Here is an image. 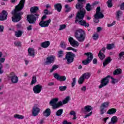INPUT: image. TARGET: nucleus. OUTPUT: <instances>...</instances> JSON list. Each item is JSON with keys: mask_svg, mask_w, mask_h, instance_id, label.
<instances>
[{"mask_svg": "<svg viewBox=\"0 0 124 124\" xmlns=\"http://www.w3.org/2000/svg\"><path fill=\"white\" fill-rule=\"evenodd\" d=\"M25 6V0H20L18 5L16 6L14 11H12V14L13 16L12 17L13 22L17 23L19 21L21 20L22 15H23L22 12H20Z\"/></svg>", "mask_w": 124, "mask_h": 124, "instance_id": "1", "label": "nucleus"}, {"mask_svg": "<svg viewBox=\"0 0 124 124\" xmlns=\"http://www.w3.org/2000/svg\"><path fill=\"white\" fill-rule=\"evenodd\" d=\"M75 37L79 42H83L86 39V32L82 29L76 30L75 32Z\"/></svg>", "mask_w": 124, "mask_h": 124, "instance_id": "2", "label": "nucleus"}, {"mask_svg": "<svg viewBox=\"0 0 124 124\" xmlns=\"http://www.w3.org/2000/svg\"><path fill=\"white\" fill-rule=\"evenodd\" d=\"M85 14H86V10L85 9H82V10H80V12H78L76 16V20L75 23L77 24V23L78 22V20H82V19H84Z\"/></svg>", "mask_w": 124, "mask_h": 124, "instance_id": "3", "label": "nucleus"}, {"mask_svg": "<svg viewBox=\"0 0 124 124\" xmlns=\"http://www.w3.org/2000/svg\"><path fill=\"white\" fill-rule=\"evenodd\" d=\"M39 15H28L27 16V20L30 24H34L36 21V19H38Z\"/></svg>", "mask_w": 124, "mask_h": 124, "instance_id": "4", "label": "nucleus"}, {"mask_svg": "<svg viewBox=\"0 0 124 124\" xmlns=\"http://www.w3.org/2000/svg\"><path fill=\"white\" fill-rule=\"evenodd\" d=\"M74 58H75V54L71 52H67L65 55V59L67 60V63H71L73 62L74 61Z\"/></svg>", "mask_w": 124, "mask_h": 124, "instance_id": "5", "label": "nucleus"}, {"mask_svg": "<svg viewBox=\"0 0 124 124\" xmlns=\"http://www.w3.org/2000/svg\"><path fill=\"white\" fill-rule=\"evenodd\" d=\"M85 55L87 56V60H84L82 61V63L84 65H87L89 64L92 61H93V53L91 52L85 53Z\"/></svg>", "mask_w": 124, "mask_h": 124, "instance_id": "6", "label": "nucleus"}, {"mask_svg": "<svg viewBox=\"0 0 124 124\" xmlns=\"http://www.w3.org/2000/svg\"><path fill=\"white\" fill-rule=\"evenodd\" d=\"M70 100V97L69 96H67L65 99H64L62 102L60 101L58 103L55 104L54 106H53V109H57L61 107V106H62V104H66L68 101Z\"/></svg>", "mask_w": 124, "mask_h": 124, "instance_id": "7", "label": "nucleus"}, {"mask_svg": "<svg viewBox=\"0 0 124 124\" xmlns=\"http://www.w3.org/2000/svg\"><path fill=\"white\" fill-rule=\"evenodd\" d=\"M109 78H110V76H108L102 79L101 81V84L99 86V89H101V88L107 86L109 81Z\"/></svg>", "mask_w": 124, "mask_h": 124, "instance_id": "8", "label": "nucleus"}, {"mask_svg": "<svg viewBox=\"0 0 124 124\" xmlns=\"http://www.w3.org/2000/svg\"><path fill=\"white\" fill-rule=\"evenodd\" d=\"M40 112V108H39V106L37 105H35L32 109V115L33 117H36L38 116V114Z\"/></svg>", "mask_w": 124, "mask_h": 124, "instance_id": "9", "label": "nucleus"}, {"mask_svg": "<svg viewBox=\"0 0 124 124\" xmlns=\"http://www.w3.org/2000/svg\"><path fill=\"white\" fill-rule=\"evenodd\" d=\"M68 40L70 45L73 47H77L79 46V43H78L77 41L74 40L72 37H70L68 38Z\"/></svg>", "mask_w": 124, "mask_h": 124, "instance_id": "10", "label": "nucleus"}, {"mask_svg": "<svg viewBox=\"0 0 124 124\" xmlns=\"http://www.w3.org/2000/svg\"><path fill=\"white\" fill-rule=\"evenodd\" d=\"M9 78L11 79L12 83L13 84H16V83H18V81H19L18 77L15 75L14 73H12L10 74Z\"/></svg>", "mask_w": 124, "mask_h": 124, "instance_id": "11", "label": "nucleus"}, {"mask_svg": "<svg viewBox=\"0 0 124 124\" xmlns=\"http://www.w3.org/2000/svg\"><path fill=\"white\" fill-rule=\"evenodd\" d=\"M50 23H51V19H49L46 21H41L39 23V25L41 28H46L49 26Z\"/></svg>", "mask_w": 124, "mask_h": 124, "instance_id": "12", "label": "nucleus"}, {"mask_svg": "<svg viewBox=\"0 0 124 124\" xmlns=\"http://www.w3.org/2000/svg\"><path fill=\"white\" fill-rule=\"evenodd\" d=\"M54 77L55 79H57L60 82H64L66 80V77L65 76H60L57 73L55 74Z\"/></svg>", "mask_w": 124, "mask_h": 124, "instance_id": "13", "label": "nucleus"}, {"mask_svg": "<svg viewBox=\"0 0 124 124\" xmlns=\"http://www.w3.org/2000/svg\"><path fill=\"white\" fill-rule=\"evenodd\" d=\"M42 90V85L40 84H37L33 88V92L34 93H39Z\"/></svg>", "mask_w": 124, "mask_h": 124, "instance_id": "14", "label": "nucleus"}, {"mask_svg": "<svg viewBox=\"0 0 124 124\" xmlns=\"http://www.w3.org/2000/svg\"><path fill=\"white\" fill-rule=\"evenodd\" d=\"M55 62V57L53 56H50L46 58V61L45 63L46 65L51 64V63H53Z\"/></svg>", "mask_w": 124, "mask_h": 124, "instance_id": "15", "label": "nucleus"}, {"mask_svg": "<svg viewBox=\"0 0 124 124\" xmlns=\"http://www.w3.org/2000/svg\"><path fill=\"white\" fill-rule=\"evenodd\" d=\"M86 3L85 0H79L77 4L76 5V8L80 10V9H82L84 7V4Z\"/></svg>", "mask_w": 124, "mask_h": 124, "instance_id": "16", "label": "nucleus"}, {"mask_svg": "<svg viewBox=\"0 0 124 124\" xmlns=\"http://www.w3.org/2000/svg\"><path fill=\"white\" fill-rule=\"evenodd\" d=\"M7 12L6 11H2L0 15V21H4L7 19Z\"/></svg>", "mask_w": 124, "mask_h": 124, "instance_id": "17", "label": "nucleus"}, {"mask_svg": "<svg viewBox=\"0 0 124 124\" xmlns=\"http://www.w3.org/2000/svg\"><path fill=\"white\" fill-rule=\"evenodd\" d=\"M79 25H80V26H83L84 27H85V28H88V27H90V24L88 23H87V22L84 20H81L78 21Z\"/></svg>", "mask_w": 124, "mask_h": 124, "instance_id": "18", "label": "nucleus"}, {"mask_svg": "<svg viewBox=\"0 0 124 124\" xmlns=\"http://www.w3.org/2000/svg\"><path fill=\"white\" fill-rule=\"evenodd\" d=\"M54 8L58 12H61L62 8V6L61 3H56L54 5Z\"/></svg>", "mask_w": 124, "mask_h": 124, "instance_id": "19", "label": "nucleus"}, {"mask_svg": "<svg viewBox=\"0 0 124 124\" xmlns=\"http://www.w3.org/2000/svg\"><path fill=\"white\" fill-rule=\"evenodd\" d=\"M59 101V98H55L52 99L49 102L50 106H52L53 109H54V106L55 104H57V102Z\"/></svg>", "mask_w": 124, "mask_h": 124, "instance_id": "20", "label": "nucleus"}, {"mask_svg": "<svg viewBox=\"0 0 124 124\" xmlns=\"http://www.w3.org/2000/svg\"><path fill=\"white\" fill-rule=\"evenodd\" d=\"M43 116L45 117H49L50 115H51V109L49 108H46L43 112Z\"/></svg>", "mask_w": 124, "mask_h": 124, "instance_id": "21", "label": "nucleus"}, {"mask_svg": "<svg viewBox=\"0 0 124 124\" xmlns=\"http://www.w3.org/2000/svg\"><path fill=\"white\" fill-rule=\"evenodd\" d=\"M50 41H47L43 42L41 44V47H42V48H48V47L50 46Z\"/></svg>", "mask_w": 124, "mask_h": 124, "instance_id": "22", "label": "nucleus"}, {"mask_svg": "<svg viewBox=\"0 0 124 124\" xmlns=\"http://www.w3.org/2000/svg\"><path fill=\"white\" fill-rule=\"evenodd\" d=\"M34 53V49L31 48L28 49V55L30 56V57L34 58V56H35Z\"/></svg>", "mask_w": 124, "mask_h": 124, "instance_id": "23", "label": "nucleus"}, {"mask_svg": "<svg viewBox=\"0 0 124 124\" xmlns=\"http://www.w3.org/2000/svg\"><path fill=\"white\" fill-rule=\"evenodd\" d=\"M92 110V107L90 106H86L84 108L81 109L82 112H91Z\"/></svg>", "mask_w": 124, "mask_h": 124, "instance_id": "24", "label": "nucleus"}, {"mask_svg": "<svg viewBox=\"0 0 124 124\" xmlns=\"http://www.w3.org/2000/svg\"><path fill=\"white\" fill-rule=\"evenodd\" d=\"M111 61H112L111 58L108 57L103 63V65L104 67H105V66H106L107 64H109V63L111 62Z\"/></svg>", "mask_w": 124, "mask_h": 124, "instance_id": "25", "label": "nucleus"}, {"mask_svg": "<svg viewBox=\"0 0 124 124\" xmlns=\"http://www.w3.org/2000/svg\"><path fill=\"white\" fill-rule=\"evenodd\" d=\"M122 73V69L121 68H117L113 71V75H121Z\"/></svg>", "mask_w": 124, "mask_h": 124, "instance_id": "26", "label": "nucleus"}, {"mask_svg": "<svg viewBox=\"0 0 124 124\" xmlns=\"http://www.w3.org/2000/svg\"><path fill=\"white\" fill-rule=\"evenodd\" d=\"M24 33V32L23 31H21L20 30L17 31H15V36L16 37H21L22 36V34Z\"/></svg>", "mask_w": 124, "mask_h": 124, "instance_id": "27", "label": "nucleus"}, {"mask_svg": "<svg viewBox=\"0 0 124 124\" xmlns=\"http://www.w3.org/2000/svg\"><path fill=\"white\" fill-rule=\"evenodd\" d=\"M95 19H102L104 17V15L101 12L98 13V14H96L94 16Z\"/></svg>", "mask_w": 124, "mask_h": 124, "instance_id": "28", "label": "nucleus"}, {"mask_svg": "<svg viewBox=\"0 0 124 124\" xmlns=\"http://www.w3.org/2000/svg\"><path fill=\"white\" fill-rule=\"evenodd\" d=\"M118 121H119V118H118L116 116H113L111 119V124H117V123H118Z\"/></svg>", "mask_w": 124, "mask_h": 124, "instance_id": "29", "label": "nucleus"}, {"mask_svg": "<svg viewBox=\"0 0 124 124\" xmlns=\"http://www.w3.org/2000/svg\"><path fill=\"white\" fill-rule=\"evenodd\" d=\"M116 112H117V109L116 108H112L109 109L108 111L107 114H108V115H112L113 114H115Z\"/></svg>", "mask_w": 124, "mask_h": 124, "instance_id": "30", "label": "nucleus"}, {"mask_svg": "<svg viewBox=\"0 0 124 124\" xmlns=\"http://www.w3.org/2000/svg\"><path fill=\"white\" fill-rule=\"evenodd\" d=\"M100 107H101L102 108H104V109H106V108H108V107H109V102H106L102 103Z\"/></svg>", "mask_w": 124, "mask_h": 124, "instance_id": "31", "label": "nucleus"}, {"mask_svg": "<svg viewBox=\"0 0 124 124\" xmlns=\"http://www.w3.org/2000/svg\"><path fill=\"white\" fill-rule=\"evenodd\" d=\"M38 7H32L30 9V11L31 13H36V12L38 10Z\"/></svg>", "mask_w": 124, "mask_h": 124, "instance_id": "32", "label": "nucleus"}, {"mask_svg": "<svg viewBox=\"0 0 124 124\" xmlns=\"http://www.w3.org/2000/svg\"><path fill=\"white\" fill-rule=\"evenodd\" d=\"M81 76L83 77V78H84V79H88L89 78H90V77H91V74L90 73H85L82 75Z\"/></svg>", "mask_w": 124, "mask_h": 124, "instance_id": "33", "label": "nucleus"}, {"mask_svg": "<svg viewBox=\"0 0 124 124\" xmlns=\"http://www.w3.org/2000/svg\"><path fill=\"white\" fill-rule=\"evenodd\" d=\"M60 46L62 49H66V43L62 41L60 43Z\"/></svg>", "mask_w": 124, "mask_h": 124, "instance_id": "34", "label": "nucleus"}, {"mask_svg": "<svg viewBox=\"0 0 124 124\" xmlns=\"http://www.w3.org/2000/svg\"><path fill=\"white\" fill-rule=\"evenodd\" d=\"M14 118H15V119H18L19 120H23L24 117L23 115H20L19 114H15L14 115Z\"/></svg>", "mask_w": 124, "mask_h": 124, "instance_id": "35", "label": "nucleus"}, {"mask_svg": "<svg viewBox=\"0 0 124 124\" xmlns=\"http://www.w3.org/2000/svg\"><path fill=\"white\" fill-rule=\"evenodd\" d=\"M65 9H66L65 10V12L66 13H67L71 11V7H70L68 4H65L64 6Z\"/></svg>", "mask_w": 124, "mask_h": 124, "instance_id": "36", "label": "nucleus"}, {"mask_svg": "<svg viewBox=\"0 0 124 124\" xmlns=\"http://www.w3.org/2000/svg\"><path fill=\"white\" fill-rule=\"evenodd\" d=\"M113 48H115V45L113 44H108L107 45V49L108 50H111V49H113Z\"/></svg>", "mask_w": 124, "mask_h": 124, "instance_id": "37", "label": "nucleus"}, {"mask_svg": "<svg viewBox=\"0 0 124 124\" xmlns=\"http://www.w3.org/2000/svg\"><path fill=\"white\" fill-rule=\"evenodd\" d=\"M63 112V109H59L56 113V116H62V114Z\"/></svg>", "mask_w": 124, "mask_h": 124, "instance_id": "38", "label": "nucleus"}, {"mask_svg": "<svg viewBox=\"0 0 124 124\" xmlns=\"http://www.w3.org/2000/svg\"><path fill=\"white\" fill-rule=\"evenodd\" d=\"M84 81H85V79L81 76V77H80L78 79V82L79 85H82V84H83V83H84Z\"/></svg>", "mask_w": 124, "mask_h": 124, "instance_id": "39", "label": "nucleus"}, {"mask_svg": "<svg viewBox=\"0 0 124 124\" xmlns=\"http://www.w3.org/2000/svg\"><path fill=\"white\" fill-rule=\"evenodd\" d=\"M106 111H107V109H106V108H101V107H100V115H103L104 113H106Z\"/></svg>", "mask_w": 124, "mask_h": 124, "instance_id": "40", "label": "nucleus"}, {"mask_svg": "<svg viewBox=\"0 0 124 124\" xmlns=\"http://www.w3.org/2000/svg\"><path fill=\"white\" fill-rule=\"evenodd\" d=\"M1 57H2V52H0V62L3 63L5 61V59Z\"/></svg>", "mask_w": 124, "mask_h": 124, "instance_id": "41", "label": "nucleus"}, {"mask_svg": "<svg viewBox=\"0 0 124 124\" xmlns=\"http://www.w3.org/2000/svg\"><path fill=\"white\" fill-rule=\"evenodd\" d=\"M63 51L60 50L58 52V58H62V57H63Z\"/></svg>", "mask_w": 124, "mask_h": 124, "instance_id": "42", "label": "nucleus"}, {"mask_svg": "<svg viewBox=\"0 0 124 124\" xmlns=\"http://www.w3.org/2000/svg\"><path fill=\"white\" fill-rule=\"evenodd\" d=\"M98 56L99 59H100L101 60H104V58H105V55H104V54L100 53V52L98 53Z\"/></svg>", "mask_w": 124, "mask_h": 124, "instance_id": "43", "label": "nucleus"}, {"mask_svg": "<svg viewBox=\"0 0 124 124\" xmlns=\"http://www.w3.org/2000/svg\"><path fill=\"white\" fill-rule=\"evenodd\" d=\"M37 80H36V76H33L32 78V81L31 82V85H33L36 83Z\"/></svg>", "mask_w": 124, "mask_h": 124, "instance_id": "44", "label": "nucleus"}, {"mask_svg": "<svg viewBox=\"0 0 124 124\" xmlns=\"http://www.w3.org/2000/svg\"><path fill=\"white\" fill-rule=\"evenodd\" d=\"M57 68H59V66L57 65H53L52 66V68L50 70V72L52 73L54 70H56Z\"/></svg>", "mask_w": 124, "mask_h": 124, "instance_id": "45", "label": "nucleus"}, {"mask_svg": "<svg viewBox=\"0 0 124 124\" xmlns=\"http://www.w3.org/2000/svg\"><path fill=\"white\" fill-rule=\"evenodd\" d=\"M66 89H67V87L66 86H59V90L60 92H63L65 91Z\"/></svg>", "mask_w": 124, "mask_h": 124, "instance_id": "46", "label": "nucleus"}, {"mask_svg": "<svg viewBox=\"0 0 124 124\" xmlns=\"http://www.w3.org/2000/svg\"><path fill=\"white\" fill-rule=\"evenodd\" d=\"M112 81H110L112 84H116V83H118L119 82V80L116 78H113V77L111 78Z\"/></svg>", "mask_w": 124, "mask_h": 124, "instance_id": "47", "label": "nucleus"}, {"mask_svg": "<svg viewBox=\"0 0 124 124\" xmlns=\"http://www.w3.org/2000/svg\"><path fill=\"white\" fill-rule=\"evenodd\" d=\"M107 3L108 4V6L109 8L112 7L113 6V3H112V0H108L107 2Z\"/></svg>", "mask_w": 124, "mask_h": 124, "instance_id": "48", "label": "nucleus"}, {"mask_svg": "<svg viewBox=\"0 0 124 124\" xmlns=\"http://www.w3.org/2000/svg\"><path fill=\"white\" fill-rule=\"evenodd\" d=\"M99 37V36L98 35V34L97 33L93 34V39L94 40H97V39H98Z\"/></svg>", "mask_w": 124, "mask_h": 124, "instance_id": "49", "label": "nucleus"}, {"mask_svg": "<svg viewBox=\"0 0 124 124\" xmlns=\"http://www.w3.org/2000/svg\"><path fill=\"white\" fill-rule=\"evenodd\" d=\"M123 14V13L122 12V11H118L117 12L116 15V17L117 19H119L120 18V16Z\"/></svg>", "mask_w": 124, "mask_h": 124, "instance_id": "50", "label": "nucleus"}, {"mask_svg": "<svg viewBox=\"0 0 124 124\" xmlns=\"http://www.w3.org/2000/svg\"><path fill=\"white\" fill-rule=\"evenodd\" d=\"M86 9L87 10V11H91V10H92V8L91 7V5L90 3L87 4Z\"/></svg>", "mask_w": 124, "mask_h": 124, "instance_id": "51", "label": "nucleus"}, {"mask_svg": "<svg viewBox=\"0 0 124 124\" xmlns=\"http://www.w3.org/2000/svg\"><path fill=\"white\" fill-rule=\"evenodd\" d=\"M66 28V25L63 24L60 25V28L59 29V31H62V30H64Z\"/></svg>", "mask_w": 124, "mask_h": 124, "instance_id": "52", "label": "nucleus"}, {"mask_svg": "<svg viewBox=\"0 0 124 124\" xmlns=\"http://www.w3.org/2000/svg\"><path fill=\"white\" fill-rule=\"evenodd\" d=\"M73 81L72 82V88H73V87H74V86H75V85H76V78H73Z\"/></svg>", "mask_w": 124, "mask_h": 124, "instance_id": "53", "label": "nucleus"}, {"mask_svg": "<svg viewBox=\"0 0 124 124\" xmlns=\"http://www.w3.org/2000/svg\"><path fill=\"white\" fill-rule=\"evenodd\" d=\"M66 50H67L68 51H69L70 50H72V51H73V52H77V50L75 48H73V47H68L66 48Z\"/></svg>", "mask_w": 124, "mask_h": 124, "instance_id": "54", "label": "nucleus"}, {"mask_svg": "<svg viewBox=\"0 0 124 124\" xmlns=\"http://www.w3.org/2000/svg\"><path fill=\"white\" fill-rule=\"evenodd\" d=\"M14 45H15V46H21L22 44L21 43V42L18 41V42H15L14 43Z\"/></svg>", "mask_w": 124, "mask_h": 124, "instance_id": "55", "label": "nucleus"}, {"mask_svg": "<svg viewBox=\"0 0 124 124\" xmlns=\"http://www.w3.org/2000/svg\"><path fill=\"white\" fill-rule=\"evenodd\" d=\"M44 14L46 16V15H48L49 14H52V13H49V11H48L47 9H45L44 11Z\"/></svg>", "mask_w": 124, "mask_h": 124, "instance_id": "56", "label": "nucleus"}, {"mask_svg": "<svg viewBox=\"0 0 124 124\" xmlns=\"http://www.w3.org/2000/svg\"><path fill=\"white\" fill-rule=\"evenodd\" d=\"M2 64L0 63V74H2L3 73V70H2Z\"/></svg>", "mask_w": 124, "mask_h": 124, "instance_id": "57", "label": "nucleus"}, {"mask_svg": "<svg viewBox=\"0 0 124 124\" xmlns=\"http://www.w3.org/2000/svg\"><path fill=\"white\" fill-rule=\"evenodd\" d=\"M105 50H106V48L105 47H103L100 50L99 53L104 54V53H105Z\"/></svg>", "mask_w": 124, "mask_h": 124, "instance_id": "58", "label": "nucleus"}, {"mask_svg": "<svg viewBox=\"0 0 124 124\" xmlns=\"http://www.w3.org/2000/svg\"><path fill=\"white\" fill-rule=\"evenodd\" d=\"M100 13V7H97L96 9V14H98Z\"/></svg>", "mask_w": 124, "mask_h": 124, "instance_id": "59", "label": "nucleus"}, {"mask_svg": "<svg viewBox=\"0 0 124 124\" xmlns=\"http://www.w3.org/2000/svg\"><path fill=\"white\" fill-rule=\"evenodd\" d=\"M27 31H31L32 30V25H30L27 28Z\"/></svg>", "mask_w": 124, "mask_h": 124, "instance_id": "60", "label": "nucleus"}, {"mask_svg": "<svg viewBox=\"0 0 124 124\" xmlns=\"http://www.w3.org/2000/svg\"><path fill=\"white\" fill-rule=\"evenodd\" d=\"M81 90L82 91V92H86V91H87V87L86 86H83L81 88Z\"/></svg>", "mask_w": 124, "mask_h": 124, "instance_id": "61", "label": "nucleus"}, {"mask_svg": "<svg viewBox=\"0 0 124 124\" xmlns=\"http://www.w3.org/2000/svg\"><path fill=\"white\" fill-rule=\"evenodd\" d=\"M116 24V21H114L112 22L111 24H108V27H112V26H114Z\"/></svg>", "mask_w": 124, "mask_h": 124, "instance_id": "62", "label": "nucleus"}, {"mask_svg": "<svg viewBox=\"0 0 124 124\" xmlns=\"http://www.w3.org/2000/svg\"><path fill=\"white\" fill-rule=\"evenodd\" d=\"M46 18H47V16L45 15L42 17L41 21H44V20H46Z\"/></svg>", "mask_w": 124, "mask_h": 124, "instance_id": "63", "label": "nucleus"}, {"mask_svg": "<svg viewBox=\"0 0 124 124\" xmlns=\"http://www.w3.org/2000/svg\"><path fill=\"white\" fill-rule=\"evenodd\" d=\"M120 9L121 10H124V2L122 3L120 5Z\"/></svg>", "mask_w": 124, "mask_h": 124, "instance_id": "64", "label": "nucleus"}]
</instances>
